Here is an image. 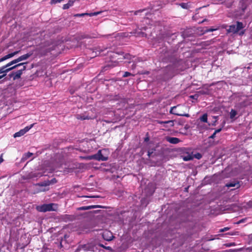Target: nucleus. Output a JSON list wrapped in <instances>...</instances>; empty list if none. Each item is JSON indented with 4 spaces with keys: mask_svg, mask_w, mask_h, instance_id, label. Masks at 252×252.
I'll use <instances>...</instances> for the list:
<instances>
[{
    "mask_svg": "<svg viewBox=\"0 0 252 252\" xmlns=\"http://www.w3.org/2000/svg\"><path fill=\"white\" fill-rule=\"evenodd\" d=\"M20 60H19V58L17 59L14 60L12 61L11 62H9L7 64H6L5 65H4L1 67H0V73H4L2 75H0V79H2L3 77L6 76V73L10 71V70L14 69L17 67H18L20 66H23L25 65L26 64H27V63H22L18 64H17L14 66H12L11 67L8 68V67H9L10 66L17 63L19 62H20Z\"/></svg>",
    "mask_w": 252,
    "mask_h": 252,
    "instance_id": "1",
    "label": "nucleus"
},
{
    "mask_svg": "<svg viewBox=\"0 0 252 252\" xmlns=\"http://www.w3.org/2000/svg\"><path fill=\"white\" fill-rule=\"evenodd\" d=\"M188 110V108L184 105H177L171 108L170 112L171 114L180 116L189 117V115L186 112Z\"/></svg>",
    "mask_w": 252,
    "mask_h": 252,
    "instance_id": "2",
    "label": "nucleus"
},
{
    "mask_svg": "<svg viewBox=\"0 0 252 252\" xmlns=\"http://www.w3.org/2000/svg\"><path fill=\"white\" fill-rule=\"evenodd\" d=\"M108 151L106 149L99 150L96 154L89 156L86 158L89 159H95L97 160L106 161L108 158Z\"/></svg>",
    "mask_w": 252,
    "mask_h": 252,
    "instance_id": "3",
    "label": "nucleus"
},
{
    "mask_svg": "<svg viewBox=\"0 0 252 252\" xmlns=\"http://www.w3.org/2000/svg\"><path fill=\"white\" fill-rule=\"evenodd\" d=\"M36 209L38 211L44 212L46 211H56L58 209V206L56 204L50 203L37 206Z\"/></svg>",
    "mask_w": 252,
    "mask_h": 252,
    "instance_id": "4",
    "label": "nucleus"
},
{
    "mask_svg": "<svg viewBox=\"0 0 252 252\" xmlns=\"http://www.w3.org/2000/svg\"><path fill=\"white\" fill-rule=\"evenodd\" d=\"M237 106L238 107H243L250 104L247 96L242 95L238 96L236 98Z\"/></svg>",
    "mask_w": 252,
    "mask_h": 252,
    "instance_id": "5",
    "label": "nucleus"
},
{
    "mask_svg": "<svg viewBox=\"0 0 252 252\" xmlns=\"http://www.w3.org/2000/svg\"><path fill=\"white\" fill-rule=\"evenodd\" d=\"M242 28H243L242 23L238 22L236 25H232L228 26V28L226 29V31L229 33H236Z\"/></svg>",
    "mask_w": 252,
    "mask_h": 252,
    "instance_id": "6",
    "label": "nucleus"
},
{
    "mask_svg": "<svg viewBox=\"0 0 252 252\" xmlns=\"http://www.w3.org/2000/svg\"><path fill=\"white\" fill-rule=\"evenodd\" d=\"M26 65H23L22 68L17 71L13 72L10 74V77H12L14 80L20 78L21 75L23 74V72L26 69Z\"/></svg>",
    "mask_w": 252,
    "mask_h": 252,
    "instance_id": "7",
    "label": "nucleus"
},
{
    "mask_svg": "<svg viewBox=\"0 0 252 252\" xmlns=\"http://www.w3.org/2000/svg\"><path fill=\"white\" fill-rule=\"evenodd\" d=\"M33 125L34 124H32L30 126H27L25 127L24 128L21 129L18 132H16L14 134V137H18L23 136L33 127Z\"/></svg>",
    "mask_w": 252,
    "mask_h": 252,
    "instance_id": "8",
    "label": "nucleus"
},
{
    "mask_svg": "<svg viewBox=\"0 0 252 252\" xmlns=\"http://www.w3.org/2000/svg\"><path fill=\"white\" fill-rule=\"evenodd\" d=\"M102 236L104 240L108 241L112 240L113 238L112 233L110 231L107 230H105L103 232Z\"/></svg>",
    "mask_w": 252,
    "mask_h": 252,
    "instance_id": "9",
    "label": "nucleus"
},
{
    "mask_svg": "<svg viewBox=\"0 0 252 252\" xmlns=\"http://www.w3.org/2000/svg\"><path fill=\"white\" fill-rule=\"evenodd\" d=\"M19 53V51H15L13 53H11L4 56L3 57L0 59V63L8 59L13 57L14 56L17 55Z\"/></svg>",
    "mask_w": 252,
    "mask_h": 252,
    "instance_id": "10",
    "label": "nucleus"
},
{
    "mask_svg": "<svg viewBox=\"0 0 252 252\" xmlns=\"http://www.w3.org/2000/svg\"><path fill=\"white\" fill-rule=\"evenodd\" d=\"M159 123L163 124V126L166 127H172L174 126V121H161Z\"/></svg>",
    "mask_w": 252,
    "mask_h": 252,
    "instance_id": "11",
    "label": "nucleus"
},
{
    "mask_svg": "<svg viewBox=\"0 0 252 252\" xmlns=\"http://www.w3.org/2000/svg\"><path fill=\"white\" fill-rule=\"evenodd\" d=\"M167 140L172 144H177L180 142V140L176 137H168L167 138Z\"/></svg>",
    "mask_w": 252,
    "mask_h": 252,
    "instance_id": "12",
    "label": "nucleus"
},
{
    "mask_svg": "<svg viewBox=\"0 0 252 252\" xmlns=\"http://www.w3.org/2000/svg\"><path fill=\"white\" fill-rule=\"evenodd\" d=\"M75 0H70L68 1V2L66 4H64L63 5V9H68L70 7L72 6L74 4Z\"/></svg>",
    "mask_w": 252,
    "mask_h": 252,
    "instance_id": "13",
    "label": "nucleus"
},
{
    "mask_svg": "<svg viewBox=\"0 0 252 252\" xmlns=\"http://www.w3.org/2000/svg\"><path fill=\"white\" fill-rule=\"evenodd\" d=\"M31 54L29 53L23 55L19 57V60H20V62L26 60L28 59L31 56Z\"/></svg>",
    "mask_w": 252,
    "mask_h": 252,
    "instance_id": "14",
    "label": "nucleus"
},
{
    "mask_svg": "<svg viewBox=\"0 0 252 252\" xmlns=\"http://www.w3.org/2000/svg\"><path fill=\"white\" fill-rule=\"evenodd\" d=\"M226 186L228 188L229 187H236V188H238L239 187V183H236V182H232V183H228L227 184H226Z\"/></svg>",
    "mask_w": 252,
    "mask_h": 252,
    "instance_id": "15",
    "label": "nucleus"
},
{
    "mask_svg": "<svg viewBox=\"0 0 252 252\" xmlns=\"http://www.w3.org/2000/svg\"><path fill=\"white\" fill-rule=\"evenodd\" d=\"M32 156V153L28 152L25 154L22 158L23 160H27L28 158H30Z\"/></svg>",
    "mask_w": 252,
    "mask_h": 252,
    "instance_id": "16",
    "label": "nucleus"
},
{
    "mask_svg": "<svg viewBox=\"0 0 252 252\" xmlns=\"http://www.w3.org/2000/svg\"><path fill=\"white\" fill-rule=\"evenodd\" d=\"M200 120L201 122L204 123H207V115L204 114L202 117L200 118Z\"/></svg>",
    "mask_w": 252,
    "mask_h": 252,
    "instance_id": "17",
    "label": "nucleus"
},
{
    "mask_svg": "<svg viewBox=\"0 0 252 252\" xmlns=\"http://www.w3.org/2000/svg\"><path fill=\"white\" fill-rule=\"evenodd\" d=\"M236 115L237 112L235 110L232 109L230 113V118L232 119H233L236 116Z\"/></svg>",
    "mask_w": 252,
    "mask_h": 252,
    "instance_id": "18",
    "label": "nucleus"
},
{
    "mask_svg": "<svg viewBox=\"0 0 252 252\" xmlns=\"http://www.w3.org/2000/svg\"><path fill=\"white\" fill-rule=\"evenodd\" d=\"M101 13V11L92 12V13H87V15H89L90 16H96V15L100 14Z\"/></svg>",
    "mask_w": 252,
    "mask_h": 252,
    "instance_id": "19",
    "label": "nucleus"
},
{
    "mask_svg": "<svg viewBox=\"0 0 252 252\" xmlns=\"http://www.w3.org/2000/svg\"><path fill=\"white\" fill-rule=\"evenodd\" d=\"M95 207L94 206H87V207H82L81 208H80V210H88V209H91V208H95Z\"/></svg>",
    "mask_w": 252,
    "mask_h": 252,
    "instance_id": "20",
    "label": "nucleus"
},
{
    "mask_svg": "<svg viewBox=\"0 0 252 252\" xmlns=\"http://www.w3.org/2000/svg\"><path fill=\"white\" fill-rule=\"evenodd\" d=\"M229 229H230V228H229V227H224V228H223L220 229L219 230V232H224V231H226L228 230Z\"/></svg>",
    "mask_w": 252,
    "mask_h": 252,
    "instance_id": "21",
    "label": "nucleus"
},
{
    "mask_svg": "<svg viewBox=\"0 0 252 252\" xmlns=\"http://www.w3.org/2000/svg\"><path fill=\"white\" fill-rule=\"evenodd\" d=\"M87 13H81V14H75L74 16L75 17H83L85 15H87Z\"/></svg>",
    "mask_w": 252,
    "mask_h": 252,
    "instance_id": "22",
    "label": "nucleus"
},
{
    "mask_svg": "<svg viewBox=\"0 0 252 252\" xmlns=\"http://www.w3.org/2000/svg\"><path fill=\"white\" fill-rule=\"evenodd\" d=\"M63 0H52L51 1V4H56L59 2H60Z\"/></svg>",
    "mask_w": 252,
    "mask_h": 252,
    "instance_id": "23",
    "label": "nucleus"
},
{
    "mask_svg": "<svg viewBox=\"0 0 252 252\" xmlns=\"http://www.w3.org/2000/svg\"><path fill=\"white\" fill-rule=\"evenodd\" d=\"M192 158V157L190 156H188L187 157H184L183 159L185 161H188L190 160Z\"/></svg>",
    "mask_w": 252,
    "mask_h": 252,
    "instance_id": "24",
    "label": "nucleus"
},
{
    "mask_svg": "<svg viewBox=\"0 0 252 252\" xmlns=\"http://www.w3.org/2000/svg\"><path fill=\"white\" fill-rule=\"evenodd\" d=\"M130 75V73H129L128 72H125L124 74L123 75V77H126L129 76Z\"/></svg>",
    "mask_w": 252,
    "mask_h": 252,
    "instance_id": "25",
    "label": "nucleus"
},
{
    "mask_svg": "<svg viewBox=\"0 0 252 252\" xmlns=\"http://www.w3.org/2000/svg\"><path fill=\"white\" fill-rule=\"evenodd\" d=\"M181 6L184 8H187V4L182 3L181 4Z\"/></svg>",
    "mask_w": 252,
    "mask_h": 252,
    "instance_id": "26",
    "label": "nucleus"
},
{
    "mask_svg": "<svg viewBox=\"0 0 252 252\" xmlns=\"http://www.w3.org/2000/svg\"><path fill=\"white\" fill-rule=\"evenodd\" d=\"M221 128H219L218 129L216 130L214 132L217 134V133L220 132L221 131Z\"/></svg>",
    "mask_w": 252,
    "mask_h": 252,
    "instance_id": "27",
    "label": "nucleus"
},
{
    "mask_svg": "<svg viewBox=\"0 0 252 252\" xmlns=\"http://www.w3.org/2000/svg\"><path fill=\"white\" fill-rule=\"evenodd\" d=\"M216 30L215 29H209L208 30H207V32H213V31H215Z\"/></svg>",
    "mask_w": 252,
    "mask_h": 252,
    "instance_id": "28",
    "label": "nucleus"
},
{
    "mask_svg": "<svg viewBox=\"0 0 252 252\" xmlns=\"http://www.w3.org/2000/svg\"><path fill=\"white\" fill-rule=\"evenodd\" d=\"M216 133H215V132L210 137V138H212L213 139L215 137V135H216Z\"/></svg>",
    "mask_w": 252,
    "mask_h": 252,
    "instance_id": "29",
    "label": "nucleus"
},
{
    "mask_svg": "<svg viewBox=\"0 0 252 252\" xmlns=\"http://www.w3.org/2000/svg\"><path fill=\"white\" fill-rule=\"evenodd\" d=\"M3 161V159L1 157H0V163Z\"/></svg>",
    "mask_w": 252,
    "mask_h": 252,
    "instance_id": "30",
    "label": "nucleus"
},
{
    "mask_svg": "<svg viewBox=\"0 0 252 252\" xmlns=\"http://www.w3.org/2000/svg\"><path fill=\"white\" fill-rule=\"evenodd\" d=\"M138 12H139V11H136V12H135V15H137V13H138Z\"/></svg>",
    "mask_w": 252,
    "mask_h": 252,
    "instance_id": "31",
    "label": "nucleus"
},
{
    "mask_svg": "<svg viewBox=\"0 0 252 252\" xmlns=\"http://www.w3.org/2000/svg\"><path fill=\"white\" fill-rule=\"evenodd\" d=\"M49 183H46V184H45V186H49Z\"/></svg>",
    "mask_w": 252,
    "mask_h": 252,
    "instance_id": "32",
    "label": "nucleus"
},
{
    "mask_svg": "<svg viewBox=\"0 0 252 252\" xmlns=\"http://www.w3.org/2000/svg\"><path fill=\"white\" fill-rule=\"evenodd\" d=\"M40 191H44V190H45V189H40Z\"/></svg>",
    "mask_w": 252,
    "mask_h": 252,
    "instance_id": "33",
    "label": "nucleus"
},
{
    "mask_svg": "<svg viewBox=\"0 0 252 252\" xmlns=\"http://www.w3.org/2000/svg\"><path fill=\"white\" fill-rule=\"evenodd\" d=\"M150 154H151V153L149 152H148V156H150Z\"/></svg>",
    "mask_w": 252,
    "mask_h": 252,
    "instance_id": "34",
    "label": "nucleus"
},
{
    "mask_svg": "<svg viewBox=\"0 0 252 252\" xmlns=\"http://www.w3.org/2000/svg\"><path fill=\"white\" fill-rule=\"evenodd\" d=\"M214 3H216V4H218V3H219V2H214Z\"/></svg>",
    "mask_w": 252,
    "mask_h": 252,
    "instance_id": "35",
    "label": "nucleus"
},
{
    "mask_svg": "<svg viewBox=\"0 0 252 252\" xmlns=\"http://www.w3.org/2000/svg\"><path fill=\"white\" fill-rule=\"evenodd\" d=\"M43 174H40V175H39L38 176H42ZM38 176H37L36 177H37Z\"/></svg>",
    "mask_w": 252,
    "mask_h": 252,
    "instance_id": "36",
    "label": "nucleus"
},
{
    "mask_svg": "<svg viewBox=\"0 0 252 252\" xmlns=\"http://www.w3.org/2000/svg\"><path fill=\"white\" fill-rule=\"evenodd\" d=\"M0 75H2L4 74V73H0Z\"/></svg>",
    "mask_w": 252,
    "mask_h": 252,
    "instance_id": "37",
    "label": "nucleus"
},
{
    "mask_svg": "<svg viewBox=\"0 0 252 252\" xmlns=\"http://www.w3.org/2000/svg\"><path fill=\"white\" fill-rule=\"evenodd\" d=\"M139 33H137V35H136V36H139Z\"/></svg>",
    "mask_w": 252,
    "mask_h": 252,
    "instance_id": "38",
    "label": "nucleus"
},
{
    "mask_svg": "<svg viewBox=\"0 0 252 252\" xmlns=\"http://www.w3.org/2000/svg\"><path fill=\"white\" fill-rule=\"evenodd\" d=\"M141 34H142V36L144 34V33H141Z\"/></svg>",
    "mask_w": 252,
    "mask_h": 252,
    "instance_id": "39",
    "label": "nucleus"
},
{
    "mask_svg": "<svg viewBox=\"0 0 252 252\" xmlns=\"http://www.w3.org/2000/svg\"><path fill=\"white\" fill-rule=\"evenodd\" d=\"M218 117H214L215 119H216Z\"/></svg>",
    "mask_w": 252,
    "mask_h": 252,
    "instance_id": "40",
    "label": "nucleus"
}]
</instances>
